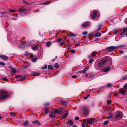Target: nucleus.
I'll use <instances>...</instances> for the list:
<instances>
[{
    "label": "nucleus",
    "instance_id": "nucleus-46",
    "mask_svg": "<svg viewBox=\"0 0 127 127\" xmlns=\"http://www.w3.org/2000/svg\"><path fill=\"white\" fill-rule=\"evenodd\" d=\"M87 32H84L83 33V34L84 35H87Z\"/></svg>",
    "mask_w": 127,
    "mask_h": 127
},
{
    "label": "nucleus",
    "instance_id": "nucleus-41",
    "mask_svg": "<svg viewBox=\"0 0 127 127\" xmlns=\"http://www.w3.org/2000/svg\"><path fill=\"white\" fill-rule=\"evenodd\" d=\"M10 115L12 116H13L15 115V114L13 112H11L10 113Z\"/></svg>",
    "mask_w": 127,
    "mask_h": 127
},
{
    "label": "nucleus",
    "instance_id": "nucleus-28",
    "mask_svg": "<svg viewBox=\"0 0 127 127\" xmlns=\"http://www.w3.org/2000/svg\"><path fill=\"white\" fill-rule=\"evenodd\" d=\"M45 111H44L45 113L46 114H47L49 110V109L48 108H47L46 107L45 108Z\"/></svg>",
    "mask_w": 127,
    "mask_h": 127
},
{
    "label": "nucleus",
    "instance_id": "nucleus-49",
    "mask_svg": "<svg viewBox=\"0 0 127 127\" xmlns=\"http://www.w3.org/2000/svg\"><path fill=\"white\" fill-rule=\"evenodd\" d=\"M79 119V117H76L75 118V119L76 120H78Z\"/></svg>",
    "mask_w": 127,
    "mask_h": 127
},
{
    "label": "nucleus",
    "instance_id": "nucleus-62",
    "mask_svg": "<svg viewBox=\"0 0 127 127\" xmlns=\"http://www.w3.org/2000/svg\"><path fill=\"white\" fill-rule=\"evenodd\" d=\"M49 3L48 2V1H47L46 2H45V3H44V4H48Z\"/></svg>",
    "mask_w": 127,
    "mask_h": 127
},
{
    "label": "nucleus",
    "instance_id": "nucleus-59",
    "mask_svg": "<svg viewBox=\"0 0 127 127\" xmlns=\"http://www.w3.org/2000/svg\"><path fill=\"white\" fill-rule=\"evenodd\" d=\"M36 124L38 125H40V123L39 122V121H37V122Z\"/></svg>",
    "mask_w": 127,
    "mask_h": 127
},
{
    "label": "nucleus",
    "instance_id": "nucleus-16",
    "mask_svg": "<svg viewBox=\"0 0 127 127\" xmlns=\"http://www.w3.org/2000/svg\"><path fill=\"white\" fill-rule=\"evenodd\" d=\"M126 91L123 89H121L120 90V93L121 94L124 95Z\"/></svg>",
    "mask_w": 127,
    "mask_h": 127
},
{
    "label": "nucleus",
    "instance_id": "nucleus-8",
    "mask_svg": "<svg viewBox=\"0 0 127 127\" xmlns=\"http://www.w3.org/2000/svg\"><path fill=\"white\" fill-rule=\"evenodd\" d=\"M90 25L89 21H86L83 23L82 24V26L83 27H88Z\"/></svg>",
    "mask_w": 127,
    "mask_h": 127
},
{
    "label": "nucleus",
    "instance_id": "nucleus-63",
    "mask_svg": "<svg viewBox=\"0 0 127 127\" xmlns=\"http://www.w3.org/2000/svg\"><path fill=\"white\" fill-rule=\"evenodd\" d=\"M8 68L10 69H12V68H13V67H12L11 66H9L8 67Z\"/></svg>",
    "mask_w": 127,
    "mask_h": 127
},
{
    "label": "nucleus",
    "instance_id": "nucleus-50",
    "mask_svg": "<svg viewBox=\"0 0 127 127\" xmlns=\"http://www.w3.org/2000/svg\"><path fill=\"white\" fill-rule=\"evenodd\" d=\"M57 56H56L52 60V61H54L56 59H57Z\"/></svg>",
    "mask_w": 127,
    "mask_h": 127
},
{
    "label": "nucleus",
    "instance_id": "nucleus-24",
    "mask_svg": "<svg viewBox=\"0 0 127 127\" xmlns=\"http://www.w3.org/2000/svg\"><path fill=\"white\" fill-rule=\"evenodd\" d=\"M65 42L64 41L62 40V41L59 42V45L60 46H62L64 44Z\"/></svg>",
    "mask_w": 127,
    "mask_h": 127
},
{
    "label": "nucleus",
    "instance_id": "nucleus-1",
    "mask_svg": "<svg viewBox=\"0 0 127 127\" xmlns=\"http://www.w3.org/2000/svg\"><path fill=\"white\" fill-rule=\"evenodd\" d=\"M126 45H121L117 47L114 46H110L108 47L107 49L108 50V51L109 52L113 51L115 50L118 47H125Z\"/></svg>",
    "mask_w": 127,
    "mask_h": 127
},
{
    "label": "nucleus",
    "instance_id": "nucleus-56",
    "mask_svg": "<svg viewBox=\"0 0 127 127\" xmlns=\"http://www.w3.org/2000/svg\"><path fill=\"white\" fill-rule=\"evenodd\" d=\"M82 127H86V126L85 124H82Z\"/></svg>",
    "mask_w": 127,
    "mask_h": 127
},
{
    "label": "nucleus",
    "instance_id": "nucleus-3",
    "mask_svg": "<svg viewBox=\"0 0 127 127\" xmlns=\"http://www.w3.org/2000/svg\"><path fill=\"white\" fill-rule=\"evenodd\" d=\"M95 119L94 118H92L91 120H90L89 119H85L84 120V121L85 123H86V124H90L92 125L93 124V123L95 122Z\"/></svg>",
    "mask_w": 127,
    "mask_h": 127
},
{
    "label": "nucleus",
    "instance_id": "nucleus-55",
    "mask_svg": "<svg viewBox=\"0 0 127 127\" xmlns=\"http://www.w3.org/2000/svg\"><path fill=\"white\" fill-rule=\"evenodd\" d=\"M93 59H91L90 61H89V63H92L93 61Z\"/></svg>",
    "mask_w": 127,
    "mask_h": 127
},
{
    "label": "nucleus",
    "instance_id": "nucleus-19",
    "mask_svg": "<svg viewBox=\"0 0 127 127\" xmlns=\"http://www.w3.org/2000/svg\"><path fill=\"white\" fill-rule=\"evenodd\" d=\"M101 34L99 32H97L94 34L95 37H100L101 36Z\"/></svg>",
    "mask_w": 127,
    "mask_h": 127
},
{
    "label": "nucleus",
    "instance_id": "nucleus-23",
    "mask_svg": "<svg viewBox=\"0 0 127 127\" xmlns=\"http://www.w3.org/2000/svg\"><path fill=\"white\" fill-rule=\"evenodd\" d=\"M38 45H36L33 46L32 48V49L33 50H36V49L38 48Z\"/></svg>",
    "mask_w": 127,
    "mask_h": 127
},
{
    "label": "nucleus",
    "instance_id": "nucleus-30",
    "mask_svg": "<svg viewBox=\"0 0 127 127\" xmlns=\"http://www.w3.org/2000/svg\"><path fill=\"white\" fill-rule=\"evenodd\" d=\"M48 69H51L52 70L53 69V66L51 65H49L48 66Z\"/></svg>",
    "mask_w": 127,
    "mask_h": 127
},
{
    "label": "nucleus",
    "instance_id": "nucleus-2",
    "mask_svg": "<svg viewBox=\"0 0 127 127\" xmlns=\"http://www.w3.org/2000/svg\"><path fill=\"white\" fill-rule=\"evenodd\" d=\"M108 60L107 58L103 59L101 62H99L97 65V66L99 67H102L105 65V64L107 61Z\"/></svg>",
    "mask_w": 127,
    "mask_h": 127
},
{
    "label": "nucleus",
    "instance_id": "nucleus-31",
    "mask_svg": "<svg viewBox=\"0 0 127 127\" xmlns=\"http://www.w3.org/2000/svg\"><path fill=\"white\" fill-rule=\"evenodd\" d=\"M51 44V43L50 42H48L46 43V45L47 46L49 47L50 45Z\"/></svg>",
    "mask_w": 127,
    "mask_h": 127
},
{
    "label": "nucleus",
    "instance_id": "nucleus-17",
    "mask_svg": "<svg viewBox=\"0 0 127 127\" xmlns=\"http://www.w3.org/2000/svg\"><path fill=\"white\" fill-rule=\"evenodd\" d=\"M32 76H39L40 75V73L38 72H34L32 73Z\"/></svg>",
    "mask_w": 127,
    "mask_h": 127
},
{
    "label": "nucleus",
    "instance_id": "nucleus-36",
    "mask_svg": "<svg viewBox=\"0 0 127 127\" xmlns=\"http://www.w3.org/2000/svg\"><path fill=\"white\" fill-rule=\"evenodd\" d=\"M25 77H26L25 76H24L23 77H22V78H20V79H19V81H23V80L25 79Z\"/></svg>",
    "mask_w": 127,
    "mask_h": 127
},
{
    "label": "nucleus",
    "instance_id": "nucleus-40",
    "mask_svg": "<svg viewBox=\"0 0 127 127\" xmlns=\"http://www.w3.org/2000/svg\"><path fill=\"white\" fill-rule=\"evenodd\" d=\"M107 85L108 87H109L112 86V84L111 83H109L107 84Z\"/></svg>",
    "mask_w": 127,
    "mask_h": 127
},
{
    "label": "nucleus",
    "instance_id": "nucleus-11",
    "mask_svg": "<svg viewBox=\"0 0 127 127\" xmlns=\"http://www.w3.org/2000/svg\"><path fill=\"white\" fill-rule=\"evenodd\" d=\"M0 58L3 60H6L8 59V57L4 55H0Z\"/></svg>",
    "mask_w": 127,
    "mask_h": 127
},
{
    "label": "nucleus",
    "instance_id": "nucleus-12",
    "mask_svg": "<svg viewBox=\"0 0 127 127\" xmlns=\"http://www.w3.org/2000/svg\"><path fill=\"white\" fill-rule=\"evenodd\" d=\"M110 70V67H106L103 70V72H106L109 71Z\"/></svg>",
    "mask_w": 127,
    "mask_h": 127
},
{
    "label": "nucleus",
    "instance_id": "nucleus-9",
    "mask_svg": "<svg viewBox=\"0 0 127 127\" xmlns=\"http://www.w3.org/2000/svg\"><path fill=\"white\" fill-rule=\"evenodd\" d=\"M88 69V68L87 67H86L85 68L84 70L78 71L77 72V73H85Z\"/></svg>",
    "mask_w": 127,
    "mask_h": 127
},
{
    "label": "nucleus",
    "instance_id": "nucleus-15",
    "mask_svg": "<svg viewBox=\"0 0 127 127\" xmlns=\"http://www.w3.org/2000/svg\"><path fill=\"white\" fill-rule=\"evenodd\" d=\"M122 115L121 113H118L117 115L115 118L117 119H120L121 118Z\"/></svg>",
    "mask_w": 127,
    "mask_h": 127
},
{
    "label": "nucleus",
    "instance_id": "nucleus-37",
    "mask_svg": "<svg viewBox=\"0 0 127 127\" xmlns=\"http://www.w3.org/2000/svg\"><path fill=\"white\" fill-rule=\"evenodd\" d=\"M90 95H89V94H88L86 96H85L84 97V99H86L87 98H88L89 96Z\"/></svg>",
    "mask_w": 127,
    "mask_h": 127
},
{
    "label": "nucleus",
    "instance_id": "nucleus-64",
    "mask_svg": "<svg viewBox=\"0 0 127 127\" xmlns=\"http://www.w3.org/2000/svg\"><path fill=\"white\" fill-rule=\"evenodd\" d=\"M12 19L13 20H16V19L15 18L13 17L12 18Z\"/></svg>",
    "mask_w": 127,
    "mask_h": 127
},
{
    "label": "nucleus",
    "instance_id": "nucleus-51",
    "mask_svg": "<svg viewBox=\"0 0 127 127\" xmlns=\"http://www.w3.org/2000/svg\"><path fill=\"white\" fill-rule=\"evenodd\" d=\"M6 12H1L0 13L2 15H4L6 14Z\"/></svg>",
    "mask_w": 127,
    "mask_h": 127
},
{
    "label": "nucleus",
    "instance_id": "nucleus-61",
    "mask_svg": "<svg viewBox=\"0 0 127 127\" xmlns=\"http://www.w3.org/2000/svg\"><path fill=\"white\" fill-rule=\"evenodd\" d=\"M120 53L121 54H122L124 52L123 51H120Z\"/></svg>",
    "mask_w": 127,
    "mask_h": 127
},
{
    "label": "nucleus",
    "instance_id": "nucleus-58",
    "mask_svg": "<svg viewBox=\"0 0 127 127\" xmlns=\"http://www.w3.org/2000/svg\"><path fill=\"white\" fill-rule=\"evenodd\" d=\"M33 57V54H31L30 55V57L31 58H32Z\"/></svg>",
    "mask_w": 127,
    "mask_h": 127
},
{
    "label": "nucleus",
    "instance_id": "nucleus-33",
    "mask_svg": "<svg viewBox=\"0 0 127 127\" xmlns=\"http://www.w3.org/2000/svg\"><path fill=\"white\" fill-rule=\"evenodd\" d=\"M9 11L11 13H12L16 12L15 10L13 9H9Z\"/></svg>",
    "mask_w": 127,
    "mask_h": 127
},
{
    "label": "nucleus",
    "instance_id": "nucleus-52",
    "mask_svg": "<svg viewBox=\"0 0 127 127\" xmlns=\"http://www.w3.org/2000/svg\"><path fill=\"white\" fill-rule=\"evenodd\" d=\"M71 52L72 53H74L75 52V50H71Z\"/></svg>",
    "mask_w": 127,
    "mask_h": 127
},
{
    "label": "nucleus",
    "instance_id": "nucleus-27",
    "mask_svg": "<svg viewBox=\"0 0 127 127\" xmlns=\"http://www.w3.org/2000/svg\"><path fill=\"white\" fill-rule=\"evenodd\" d=\"M73 124V122L71 120H70L68 122V124L70 126L72 125Z\"/></svg>",
    "mask_w": 127,
    "mask_h": 127
},
{
    "label": "nucleus",
    "instance_id": "nucleus-21",
    "mask_svg": "<svg viewBox=\"0 0 127 127\" xmlns=\"http://www.w3.org/2000/svg\"><path fill=\"white\" fill-rule=\"evenodd\" d=\"M29 123V122L28 121H26L24 123H23V126H26L28 125Z\"/></svg>",
    "mask_w": 127,
    "mask_h": 127
},
{
    "label": "nucleus",
    "instance_id": "nucleus-39",
    "mask_svg": "<svg viewBox=\"0 0 127 127\" xmlns=\"http://www.w3.org/2000/svg\"><path fill=\"white\" fill-rule=\"evenodd\" d=\"M23 2L26 5H28L29 4L28 3L27 1H26L24 0H23Z\"/></svg>",
    "mask_w": 127,
    "mask_h": 127
},
{
    "label": "nucleus",
    "instance_id": "nucleus-6",
    "mask_svg": "<svg viewBox=\"0 0 127 127\" xmlns=\"http://www.w3.org/2000/svg\"><path fill=\"white\" fill-rule=\"evenodd\" d=\"M120 34L121 35H123L125 34H126L127 37V27L124 28L123 29V32L120 33Z\"/></svg>",
    "mask_w": 127,
    "mask_h": 127
},
{
    "label": "nucleus",
    "instance_id": "nucleus-5",
    "mask_svg": "<svg viewBox=\"0 0 127 127\" xmlns=\"http://www.w3.org/2000/svg\"><path fill=\"white\" fill-rule=\"evenodd\" d=\"M82 110L85 115H87L88 114V110L87 107L85 106L83 107L82 108Z\"/></svg>",
    "mask_w": 127,
    "mask_h": 127
},
{
    "label": "nucleus",
    "instance_id": "nucleus-14",
    "mask_svg": "<svg viewBox=\"0 0 127 127\" xmlns=\"http://www.w3.org/2000/svg\"><path fill=\"white\" fill-rule=\"evenodd\" d=\"M61 102L62 104L64 106H66L67 104V101H64L63 100H61Z\"/></svg>",
    "mask_w": 127,
    "mask_h": 127
},
{
    "label": "nucleus",
    "instance_id": "nucleus-13",
    "mask_svg": "<svg viewBox=\"0 0 127 127\" xmlns=\"http://www.w3.org/2000/svg\"><path fill=\"white\" fill-rule=\"evenodd\" d=\"M26 9L25 8H23L22 7L19 8V9L18 10V11L19 12H23L26 11Z\"/></svg>",
    "mask_w": 127,
    "mask_h": 127
},
{
    "label": "nucleus",
    "instance_id": "nucleus-54",
    "mask_svg": "<svg viewBox=\"0 0 127 127\" xmlns=\"http://www.w3.org/2000/svg\"><path fill=\"white\" fill-rule=\"evenodd\" d=\"M37 120H36L34 121H33L32 122V123L33 124H35L37 122Z\"/></svg>",
    "mask_w": 127,
    "mask_h": 127
},
{
    "label": "nucleus",
    "instance_id": "nucleus-45",
    "mask_svg": "<svg viewBox=\"0 0 127 127\" xmlns=\"http://www.w3.org/2000/svg\"><path fill=\"white\" fill-rule=\"evenodd\" d=\"M0 64H1L2 65L4 66L5 65L4 63L2 62H0Z\"/></svg>",
    "mask_w": 127,
    "mask_h": 127
},
{
    "label": "nucleus",
    "instance_id": "nucleus-25",
    "mask_svg": "<svg viewBox=\"0 0 127 127\" xmlns=\"http://www.w3.org/2000/svg\"><path fill=\"white\" fill-rule=\"evenodd\" d=\"M68 113H66L63 114L62 116V118H66L68 116Z\"/></svg>",
    "mask_w": 127,
    "mask_h": 127
},
{
    "label": "nucleus",
    "instance_id": "nucleus-34",
    "mask_svg": "<svg viewBox=\"0 0 127 127\" xmlns=\"http://www.w3.org/2000/svg\"><path fill=\"white\" fill-rule=\"evenodd\" d=\"M54 67L56 68H58L59 67V65L58 63H56L55 64Z\"/></svg>",
    "mask_w": 127,
    "mask_h": 127
},
{
    "label": "nucleus",
    "instance_id": "nucleus-4",
    "mask_svg": "<svg viewBox=\"0 0 127 127\" xmlns=\"http://www.w3.org/2000/svg\"><path fill=\"white\" fill-rule=\"evenodd\" d=\"M10 96L9 95L0 94V100H3L7 99Z\"/></svg>",
    "mask_w": 127,
    "mask_h": 127
},
{
    "label": "nucleus",
    "instance_id": "nucleus-18",
    "mask_svg": "<svg viewBox=\"0 0 127 127\" xmlns=\"http://www.w3.org/2000/svg\"><path fill=\"white\" fill-rule=\"evenodd\" d=\"M97 54V53L95 52H93L91 54V56H89V58H91V57H93L94 56H95Z\"/></svg>",
    "mask_w": 127,
    "mask_h": 127
},
{
    "label": "nucleus",
    "instance_id": "nucleus-60",
    "mask_svg": "<svg viewBox=\"0 0 127 127\" xmlns=\"http://www.w3.org/2000/svg\"><path fill=\"white\" fill-rule=\"evenodd\" d=\"M118 32V31L116 30H115L114 31V33L116 34Z\"/></svg>",
    "mask_w": 127,
    "mask_h": 127
},
{
    "label": "nucleus",
    "instance_id": "nucleus-35",
    "mask_svg": "<svg viewBox=\"0 0 127 127\" xmlns=\"http://www.w3.org/2000/svg\"><path fill=\"white\" fill-rule=\"evenodd\" d=\"M47 65H45L44 66V67H42L41 68V69L42 70L45 69L47 68Z\"/></svg>",
    "mask_w": 127,
    "mask_h": 127
},
{
    "label": "nucleus",
    "instance_id": "nucleus-29",
    "mask_svg": "<svg viewBox=\"0 0 127 127\" xmlns=\"http://www.w3.org/2000/svg\"><path fill=\"white\" fill-rule=\"evenodd\" d=\"M50 112L49 113L50 115L49 116L50 117H51L52 118H54L55 117V116L53 114H50Z\"/></svg>",
    "mask_w": 127,
    "mask_h": 127
},
{
    "label": "nucleus",
    "instance_id": "nucleus-32",
    "mask_svg": "<svg viewBox=\"0 0 127 127\" xmlns=\"http://www.w3.org/2000/svg\"><path fill=\"white\" fill-rule=\"evenodd\" d=\"M37 60V59L36 58H33L32 59V61L33 62H35Z\"/></svg>",
    "mask_w": 127,
    "mask_h": 127
},
{
    "label": "nucleus",
    "instance_id": "nucleus-7",
    "mask_svg": "<svg viewBox=\"0 0 127 127\" xmlns=\"http://www.w3.org/2000/svg\"><path fill=\"white\" fill-rule=\"evenodd\" d=\"M92 14L91 17L92 19H94L97 16V13L96 11H92Z\"/></svg>",
    "mask_w": 127,
    "mask_h": 127
},
{
    "label": "nucleus",
    "instance_id": "nucleus-22",
    "mask_svg": "<svg viewBox=\"0 0 127 127\" xmlns=\"http://www.w3.org/2000/svg\"><path fill=\"white\" fill-rule=\"evenodd\" d=\"M93 36V35L92 34L90 33L88 35V37L91 40Z\"/></svg>",
    "mask_w": 127,
    "mask_h": 127
},
{
    "label": "nucleus",
    "instance_id": "nucleus-43",
    "mask_svg": "<svg viewBox=\"0 0 127 127\" xmlns=\"http://www.w3.org/2000/svg\"><path fill=\"white\" fill-rule=\"evenodd\" d=\"M22 75H16L15 76V78H19L21 77H22Z\"/></svg>",
    "mask_w": 127,
    "mask_h": 127
},
{
    "label": "nucleus",
    "instance_id": "nucleus-53",
    "mask_svg": "<svg viewBox=\"0 0 127 127\" xmlns=\"http://www.w3.org/2000/svg\"><path fill=\"white\" fill-rule=\"evenodd\" d=\"M124 88L125 89H126L127 88V86L126 84H125L124 85Z\"/></svg>",
    "mask_w": 127,
    "mask_h": 127
},
{
    "label": "nucleus",
    "instance_id": "nucleus-26",
    "mask_svg": "<svg viewBox=\"0 0 127 127\" xmlns=\"http://www.w3.org/2000/svg\"><path fill=\"white\" fill-rule=\"evenodd\" d=\"M12 70L11 71V73H14L16 72V70L15 68H12Z\"/></svg>",
    "mask_w": 127,
    "mask_h": 127
},
{
    "label": "nucleus",
    "instance_id": "nucleus-47",
    "mask_svg": "<svg viewBox=\"0 0 127 127\" xmlns=\"http://www.w3.org/2000/svg\"><path fill=\"white\" fill-rule=\"evenodd\" d=\"M71 77L73 78H76L77 77V76L75 75H73Z\"/></svg>",
    "mask_w": 127,
    "mask_h": 127
},
{
    "label": "nucleus",
    "instance_id": "nucleus-20",
    "mask_svg": "<svg viewBox=\"0 0 127 127\" xmlns=\"http://www.w3.org/2000/svg\"><path fill=\"white\" fill-rule=\"evenodd\" d=\"M58 112V110H56L53 109L50 110V112L51 113H54L56 114Z\"/></svg>",
    "mask_w": 127,
    "mask_h": 127
},
{
    "label": "nucleus",
    "instance_id": "nucleus-57",
    "mask_svg": "<svg viewBox=\"0 0 127 127\" xmlns=\"http://www.w3.org/2000/svg\"><path fill=\"white\" fill-rule=\"evenodd\" d=\"M3 80L5 81H6L8 80L7 79L5 78H3Z\"/></svg>",
    "mask_w": 127,
    "mask_h": 127
},
{
    "label": "nucleus",
    "instance_id": "nucleus-44",
    "mask_svg": "<svg viewBox=\"0 0 127 127\" xmlns=\"http://www.w3.org/2000/svg\"><path fill=\"white\" fill-rule=\"evenodd\" d=\"M62 39L61 38H59L58 39L57 41L58 42H60V41H61L62 40Z\"/></svg>",
    "mask_w": 127,
    "mask_h": 127
},
{
    "label": "nucleus",
    "instance_id": "nucleus-48",
    "mask_svg": "<svg viewBox=\"0 0 127 127\" xmlns=\"http://www.w3.org/2000/svg\"><path fill=\"white\" fill-rule=\"evenodd\" d=\"M108 123V121H105L104 123V125H107Z\"/></svg>",
    "mask_w": 127,
    "mask_h": 127
},
{
    "label": "nucleus",
    "instance_id": "nucleus-10",
    "mask_svg": "<svg viewBox=\"0 0 127 127\" xmlns=\"http://www.w3.org/2000/svg\"><path fill=\"white\" fill-rule=\"evenodd\" d=\"M8 93L7 91L4 90H0V94L2 95H7Z\"/></svg>",
    "mask_w": 127,
    "mask_h": 127
},
{
    "label": "nucleus",
    "instance_id": "nucleus-38",
    "mask_svg": "<svg viewBox=\"0 0 127 127\" xmlns=\"http://www.w3.org/2000/svg\"><path fill=\"white\" fill-rule=\"evenodd\" d=\"M76 36V35L74 34L73 33H71V34H70L69 36Z\"/></svg>",
    "mask_w": 127,
    "mask_h": 127
},
{
    "label": "nucleus",
    "instance_id": "nucleus-42",
    "mask_svg": "<svg viewBox=\"0 0 127 127\" xmlns=\"http://www.w3.org/2000/svg\"><path fill=\"white\" fill-rule=\"evenodd\" d=\"M111 100H108L107 101V103L108 105H109L111 103Z\"/></svg>",
    "mask_w": 127,
    "mask_h": 127
}]
</instances>
